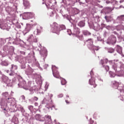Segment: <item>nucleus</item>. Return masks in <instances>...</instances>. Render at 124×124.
Masks as SVG:
<instances>
[{
    "label": "nucleus",
    "instance_id": "2eb2a0df",
    "mask_svg": "<svg viewBox=\"0 0 124 124\" xmlns=\"http://www.w3.org/2000/svg\"><path fill=\"white\" fill-rule=\"evenodd\" d=\"M118 90L120 91V93H124V86H119L117 88Z\"/></svg>",
    "mask_w": 124,
    "mask_h": 124
},
{
    "label": "nucleus",
    "instance_id": "cd10ccee",
    "mask_svg": "<svg viewBox=\"0 0 124 124\" xmlns=\"http://www.w3.org/2000/svg\"><path fill=\"white\" fill-rule=\"evenodd\" d=\"M116 5L120 6V4H119V3L118 2V1H115V6H116Z\"/></svg>",
    "mask_w": 124,
    "mask_h": 124
},
{
    "label": "nucleus",
    "instance_id": "c85d7f7f",
    "mask_svg": "<svg viewBox=\"0 0 124 124\" xmlns=\"http://www.w3.org/2000/svg\"><path fill=\"white\" fill-rule=\"evenodd\" d=\"M93 123H94L93 120H92V119H91V120H90V124H93Z\"/></svg>",
    "mask_w": 124,
    "mask_h": 124
},
{
    "label": "nucleus",
    "instance_id": "8fccbe9b",
    "mask_svg": "<svg viewBox=\"0 0 124 124\" xmlns=\"http://www.w3.org/2000/svg\"><path fill=\"white\" fill-rule=\"evenodd\" d=\"M116 8H118V7H116Z\"/></svg>",
    "mask_w": 124,
    "mask_h": 124
},
{
    "label": "nucleus",
    "instance_id": "c9c22d12",
    "mask_svg": "<svg viewBox=\"0 0 124 124\" xmlns=\"http://www.w3.org/2000/svg\"><path fill=\"white\" fill-rule=\"evenodd\" d=\"M119 2H120V3H123L124 2V0H120V1H119Z\"/></svg>",
    "mask_w": 124,
    "mask_h": 124
},
{
    "label": "nucleus",
    "instance_id": "20e7f679",
    "mask_svg": "<svg viewBox=\"0 0 124 124\" xmlns=\"http://www.w3.org/2000/svg\"><path fill=\"white\" fill-rule=\"evenodd\" d=\"M89 84L92 86H93V88H95L96 87V84H95V79L93 78H91V79H89Z\"/></svg>",
    "mask_w": 124,
    "mask_h": 124
},
{
    "label": "nucleus",
    "instance_id": "7ed1b4c3",
    "mask_svg": "<svg viewBox=\"0 0 124 124\" xmlns=\"http://www.w3.org/2000/svg\"><path fill=\"white\" fill-rule=\"evenodd\" d=\"M108 42L111 44H115L116 42V38L114 35H111L108 39Z\"/></svg>",
    "mask_w": 124,
    "mask_h": 124
},
{
    "label": "nucleus",
    "instance_id": "37998d69",
    "mask_svg": "<svg viewBox=\"0 0 124 124\" xmlns=\"http://www.w3.org/2000/svg\"><path fill=\"white\" fill-rule=\"evenodd\" d=\"M35 105H37V103H35Z\"/></svg>",
    "mask_w": 124,
    "mask_h": 124
},
{
    "label": "nucleus",
    "instance_id": "f257e3e1",
    "mask_svg": "<svg viewBox=\"0 0 124 124\" xmlns=\"http://www.w3.org/2000/svg\"><path fill=\"white\" fill-rule=\"evenodd\" d=\"M51 29L52 32L56 33V34H60V31L62 30H65V26L64 25H59L58 23L54 22L52 25Z\"/></svg>",
    "mask_w": 124,
    "mask_h": 124
},
{
    "label": "nucleus",
    "instance_id": "0eeeda50",
    "mask_svg": "<svg viewBox=\"0 0 124 124\" xmlns=\"http://www.w3.org/2000/svg\"><path fill=\"white\" fill-rule=\"evenodd\" d=\"M85 43H87L88 45H89L90 46H91V47H93V39H88L85 41Z\"/></svg>",
    "mask_w": 124,
    "mask_h": 124
},
{
    "label": "nucleus",
    "instance_id": "dca6fc26",
    "mask_svg": "<svg viewBox=\"0 0 124 124\" xmlns=\"http://www.w3.org/2000/svg\"><path fill=\"white\" fill-rule=\"evenodd\" d=\"M82 33L84 35H91V32L87 31H83Z\"/></svg>",
    "mask_w": 124,
    "mask_h": 124
},
{
    "label": "nucleus",
    "instance_id": "a878e982",
    "mask_svg": "<svg viewBox=\"0 0 124 124\" xmlns=\"http://www.w3.org/2000/svg\"><path fill=\"white\" fill-rule=\"evenodd\" d=\"M28 108H29V110H32V109H33V106H29L28 107Z\"/></svg>",
    "mask_w": 124,
    "mask_h": 124
},
{
    "label": "nucleus",
    "instance_id": "f704fd0d",
    "mask_svg": "<svg viewBox=\"0 0 124 124\" xmlns=\"http://www.w3.org/2000/svg\"><path fill=\"white\" fill-rule=\"evenodd\" d=\"M37 32L38 34L40 33V30H39V29H37Z\"/></svg>",
    "mask_w": 124,
    "mask_h": 124
},
{
    "label": "nucleus",
    "instance_id": "a18cd8bd",
    "mask_svg": "<svg viewBox=\"0 0 124 124\" xmlns=\"http://www.w3.org/2000/svg\"><path fill=\"white\" fill-rule=\"evenodd\" d=\"M4 56H2V58H4Z\"/></svg>",
    "mask_w": 124,
    "mask_h": 124
},
{
    "label": "nucleus",
    "instance_id": "a19ab883",
    "mask_svg": "<svg viewBox=\"0 0 124 124\" xmlns=\"http://www.w3.org/2000/svg\"><path fill=\"white\" fill-rule=\"evenodd\" d=\"M110 2H111L109 0H107L106 1V3L108 4V3H110Z\"/></svg>",
    "mask_w": 124,
    "mask_h": 124
},
{
    "label": "nucleus",
    "instance_id": "49530a36",
    "mask_svg": "<svg viewBox=\"0 0 124 124\" xmlns=\"http://www.w3.org/2000/svg\"><path fill=\"white\" fill-rule=\"evenodd\" d=\"M67 97H69V96H67Z\"/></svg>",
    "mask_w": 124,
    "mask_h": 124
},
{
    "label": "nucleus",
    "instance_id": "e433bc0d",
    "mask_svg": "<svg viewBox=\"0 0 124 124\" xmlns=\"http://www.w3.org/2000/svg\"><path fill=\"white\" fill-rule=\"evenodd\" d=\"M119 8H124V7L123 5H120V6H119Z\"/></svg>",
    "mask_w": 124,
    "mask_h": 124
},
{
    "label": "nucleus",
    "instance_id": "4c0bfd02",
    "mask_svg": "<svg viewBox=\"0 0 124 124\" xmlns=\"http://www.w3.org/2000/svg\"><path fill=\"white\" fill-rule=\"evenodd\" d=\"M46 6H47V7H50V4H48L47 3H46Z\"/></svg>",
    "mask_w": 124,
    "mask_h": 124
},
{
    "label": "nucleus",
    "instance_id": "393cba45",
    "mask_svg": "<svg viewBox=\"0 0 124 124\" xmlns=\"http://www.w3.org/2000/svg\"><path fill=\"white\" fill-rule=\"evenodd\" d=\"M107 9H108L110 12L113 10V9L110 7H107Z\"/></svg>",
    "mask_w": 124,
    "mask_h": 124
},
{
    "label": "nucleus",
    "instance_id": "79ce46f5",
    "mask_svg": "<svg viewBox=\"0 0 124 124\" xmlns=\"http://www.w3.org/2000/svg\"><path fill=\"white\" fill-rule=\"evenodd\" d=\"M5 63H6V65H8V63L5 62Z\"/></svg>",
    "mask_w": 124,
    "mask_h": 124
},
{
    "label": "nucleus",
    "instance_id": "a211bd4d",
    "mask_svg": "<svg viewBox=\"0 0 124 124\" xmlns=\"http://www.w3.org/2000/svg\"><path fill=\"white\" fill-rule=\"evenodd\" d=\"M27 15L29 16V18H33L34 17V14L33 13H27Z\"/></svg>",
    "mask_w": 124,
    "mask_h": 124
},
{
    "label": "nucleus",
    "instance_id": "b1692460",
    "mask_svg": "<svg viewBox=\"0 0 124 124\" xmlns=\"http://www.w3.org/2000/svg\"><path fill=\"white\" fill-rule=\"evenodd\" d=\"M105 68L106 70H107V71H109V66H108V65L105 66Z\"/></svg>",
    "mask_w": 124,
    "mask_h": 124
},
{
    "label": "nucleus",
    "instance_id": "7c9ffc66",
    "mask_svg": "<svg viewBox=\"0 0 124 124\" xmlns=\"http://www.w3.org/2000/svg\"><path fill=\"white\" fill-rule=\"evenodd\" d=\"M109 64H110V65H112V66H113V61H109Z\"/></svg>",
    "mask_w": 124,
    "mask_h": 124
},
{
    "label": "nucleus",
    "instance_id": "9b49d317",
    "mask_svg": "<svg viewBox=\"0 0 124 124\" xmlns=\"http://www.w3.org/2000/svg\"><path fill=\"white\" fill-rule=\"evenodd\" d=\"M35 119L37 121H40V122H43V120L41 119V116L40 114H36L35 115Z\"/></svg>",
    "mask_w": 124,
    "mask_h": 124
},
{
    "label": "nucleus",
    "instance_id": "f8f14e48",
    "mask_svg": "<svg viewBox=\"0 0 124 124\" xmlns=\"http://www.w3.org/2000/svg\"><path fill=\"white\" fill-rule=\"evenodd\" d=\"M17 68V66L16 65H14V64H12V66H11V71H15V70H16Z\"/></svg>",
    "mask_w": 124,
    "mask_h": 124
},
{
    "label": "nucleus",
    "instance_id": "72a5a7b5",
    "mask_svg": "<svg viewBox=\"0 0 124 124\" xmlns=\"http://www.w3.org/2000/svg\"><path fill=\"white\" fill-rule=\"evenodd\" d=\"M4 95L5 96H6V97L8 96V93H4Z\"/></svg>",
    "mask_w": 124,
    "mask_h": 124
},
{
    "label": "nucleus",
    "instance_id": "2f4dec72",
    "mask_svg": "<svg viewBox=\"0 0 124 124\" xmlns=\"http://www.w3.org/2000/svg\"><path fill=\"white\" fill-rule=\"evenodd\" d=\"M59 97H63V94H60L59 95Z\"/></svg>",
    "mask_w": 124,
    "mask_h": 124
},
{
    "label": "nucleus",
    "instance_id": "ea45409f",
    "mask_svg": "<svg viewBox=\"0 0 124 124\" xmlns=\"http://www.w3.org/2000/svg\"><path fill=\"white\" fill-rule=\"evenodd\" d=\"M65 102L67 103V104H69V102H68V100H66Z\"/></svg>",
    "mask_w": 124,
    "mask_h": 124
},
{
    "label": "nucleus",
    "instance_id": "1a4fd4ad",
    "mask_svg": "<svg viewBox=\"0 0 124 124\" xmlns=\"http://www.w3.org/2000/svg\"><path fill=\"white\" fill-rule=\"evenodd\" d=\"M2 79L4 83H5L6 84H9V79H8V78L7 77L3 76L2 77Z\"/></svg>",
    "mask_w": 124,
    "mask_h": 124
},
{
    "label": "nucleus",
    "instance_id": "ddd939ff",
    "mask_svg": "<svg viewBox=\"0 0 124 124\" xmlns=\"http://www.w3.org/2000/svg\"><path fill=\"white\" fill-rule=\"evenodd\" d=\"M23 4L25 7H28V6H30V2L28 0H24L23 2Z\"/></svg>",
    "mask_w": 124,
    "mask_h": 124
},
{
    "label": "nucleus",
    "instance_id": "6e6552de",
    "mask_svg": "<svg viewBox=\"0 0 124 124\" xmlns=\"http://www.w3.org/2000/svg\"><path fill=\"white\" fill-rule=\"evenodd\" d=\"M45 120L46 122H48V123H51L52 122V119L51 118V116L46 115L45 116Z\"/></svg>",
    "mask_w": 124,
    "mask_h": 124
},
{
    "label": "nucleus",
    "instance_id": "c756f323",
    "mask_svg": "<svg viewBox=\"0 0 124 124\" xmlns=\"http://www.w3.org/2000/svg\"><path fill=\"white\" fill-rule=\"evenodd\" d=\"M105 18L107 22H109V20H108V16H105Z\"/></svg>",
    "mask_w": 124,
    "mask_h": 124
},
{
    "label": "nucleus",
    "instance_id": "9d476101",
    "mask_svg": "<svg viewBox=\"0 0 124 124\" xmlns=\"http://www.w3.org/2000/svg\"><path fill=\"white\" fill-rule=\"evenodd\" d=\"M100 62L102 64V65L103 66V67H104V64L107 63V62H108V59H104L103 60H101L100 61Z\"/></svg>",
    "mask_w": 124,
    "mask_h": 124
},
{
    "label": "nucleus",
    "instance_id": "de8ad7c7",
    "mask_svg": "<svg viewBox=\"0 0 124 124\" xmlns=\"http://www.w3.org/2000/svg\"><path fill=\"white\" fill-rule=\"evenodd\" d=\"M31 22H33V21H32V20H31Z\"/></svg>",
    "mask_w": 124,
    "mask_h": 124
},
{
    "label": "nucleus",
    "instance_id": "5701e85b",
    "mask_svg": "<svg viewBox=\"0 0 124 124\" xmlns=\"http://www.w3.org/2000/svg\"><path fill=\"white\" fill-rule=\"evenodd\" d=\"M6 100L9 103H11V101H12V98H8Z\"/></svg>",
    "mask_w": 124,
    "mask_h": 124
},
{
    "label": "nucleus",
    "instance_id": "bb28decb",
    "mask_svg": "<svg viewBox=\"0 0 124 124\" xmlns=\"http://www.w3.org/2000/svg\"><path fill=\"white\" fill-rule=\"evenodd\" d=\"M33 100H35V101H37V100H38V98L36 96H34L33 98Z\"/></svg>",
    "mask_w": 124,
    "mask_h": 124
},
{
    "label": "nucleus",
    "instance_id": "423d86ee",
    "mask_svg": "<svg viewBox=\"0 0 124 124\" xmlns=\"http://www.w3.org/2000/svg\"><path fill=\"white\" fill-rule=\"evenodd\" d=\"M112 86L114 89H118V87H119L120 85V83L116 81H113L111 82Z\"/></svg>",
    "mask_w": 124,
    "mask_h": 124
},
{
    "label": "nucleus",
    "instance_id": "39448f33",
    "mask_svg": "<svg viewBox=\"0 0 124 124\" xmlns=\"http://www.w3.org/2000/svg\"><path fill=\"white\" fill-rule=\"evenodd\" d=\"M52 72L54 77L57 78H60V73L59 71L52 69Z\"/></svg>",
    "mask_w": 124,
    "mask_h": 124
},
{
    "label": "nucleus",
    "instance_id": "4468645a",
    "mask_svg": "<svg viewBox=\"0 0 124 124\" xmlns=\"http://www.w3.org/2000/svg\"><path fill=\"white\" fill-rule=\"evenodd\" d=\"M78 26H79V27L80 28H83V27H85V22H84L83 21H81L78 23Z\"/></svg>",
    "mask_w": 124,
    "mask_h": 124
},
{
    "label": "nucleus",
    "instance_id": "6ab92c4d",
    "mask_svg": "<svg viewBox=\"0 0 124 124\" xmlns=\"http://www.w3.org/2000/svg\"><path fill=\"white\" fill-rule=\"evenodd\" d=\"M109 75H110V77H111V78H114V77H115V76H116V74L112 71H110L109 72Z\"/></svg>",
    "mask_w": 124,
    "mask_h": 124
},
{
    "label": "nucleus",
    "instance_id": "412c9836",
    "mask_svg": "<svg viewBox=\"0 0 124 124\" xmlns=\"http://www.w3.org/2000/svg\"><path fill=\"white\" fill-rule=\"evenodd\" d=\"M108 53H114L115 52V49L114 48L110 47L108 49Z\"/></svg>",
    "mask_w": 124,
    "mask_h": 124
},
{
    "label": "nucleus",
    "instance_id": "aec40b11",
    "mask_svg": "<svg viewBox=\"0 0 124 124\" xmlns=\"http://www.w3.org/2000/svg\"><path fill=\"white\" fill-rule=\"evenodd\" d=\"M61 84L62 85H65L66 84V80L64 78L61 79Z\"/></svg>",
    "mask_w": 124,
    "mask_h": 124
},
{
    "label": "nucleus",
    "instance_id": "f3484780",
    "mask_svg": "<svg viewBox=\"0 0 124 124\" xmlns=\"http://www.w3.org/2000/svg\"><path fill=\"white\" fill-rule=\"evenodd\" d=\"M117 19L120 21H124V15H121L118 16Z\"/></svg>",
    "mask_w": 124,
    "mask_h": 124
},
{
    "label": "nucleus",
    "instance_id": "473e14b6",
    "mask_svg": "<svg viewBox=\"0 0 124 124\" xmlns=\"http://www.w3.org/2000/svg\"><path fill=\"white\" fill-rule=\"evenodd\" d=\"M3 43V41H2V39H0V44H2Z\"/></svg>",
    "mask_w": 124,
    "mask_h": 124
},
{
    "label": "nucleus",
    "instance_id": "4be33fe9",
    "mask_svg": "<svg viewBox=\"0 0 124 124\" xmlns=\"http://www.w3.org/2000/svg\"><path fill=\"white\" fill-rule=\"evenodd\" d=\"M31 27L30 26H28L27 27V28H26V31H27V32H29V31H31Z\"/></svg>",
    "mask_w": 124,
    "mask_h": 124
},
{
    "label": "nucleus",
    "instance_id": "58836bf2",
    "mask_svg": "<svg viewBox=\"0 0 124 124\" xmlns=\"http://www.w3.org/2000/svg\"><path fill=\"white\" fill-rule=\"evenodd\" d=\"M16 27L18 28V29H21V25H17L16 26Z\"/></svg>",
    "mask_w": 124,
    "mask_h": 124
},
{
    "label": "nucleus",
    "instance_id": "f03ea898",
    "mask_svg": "<svg viewBox=\"0 0 124 124\" xmlns=\"http://www.w3.org/2000/svg\"><path fill=\"white\" fill-rule=\"evenodd\" d=\"M73 35H75V36H76L78 38H82V37H83L82 35H80V29L76 27L74 28V33H73Z\"/></svg>",
    "mask_w": 124,
    "mask_h": 124
},
{
    "label": "nucleus",
    "instance_id": "09e8293b",
    "mask_svg": "<svg viewBox=\"0 0 124 124\" xmlns=\"http://www.w3.org/2000/svg\"><path fill=\"white\" fill-rule=\"evenodd\" d=\"M4 110H5V108H4Z\"/></svg>",
    "mask_w": 124,
    "mask_h": 124
},
{
    "label": "nucleus",
    "instance_id": "c03bdc74",
    "mask_svg": "<svg viewBox=\"0 0 124 124\" xmlns=\"http://www.w3.org/2000/svg\"><path fill=\"white\" fill-rule=\"evenodd\" d=\"M25 52H24V55H25Z\"/></svg>",
    "mask_w": 124,
    "mask_h": 124
}]
</instances>
